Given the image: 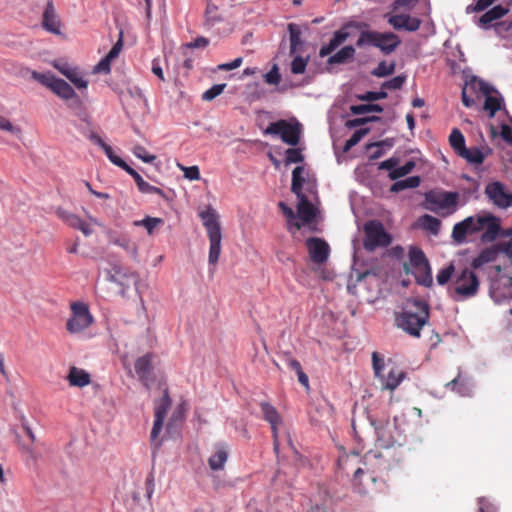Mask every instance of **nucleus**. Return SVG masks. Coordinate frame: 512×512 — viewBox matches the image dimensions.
I'll use <instances>...</instances> for the list:
<instances>
[{
	"label": "nucleus",
	"mask_w": 512,
	"mask_h": 512,
	"mask_svg": "<svg viewBox=\"0 0 512 512\" xmlns=\"http://www.w3.org/2000/svg\"><path fill=\"white\" fill-rule=\"evenodd\" d=\"M388 23L395 30L414 32L420 28L421 20L408 14H396L388 17Z\"/></svg>",
	"instance_id": "4468645a"
},
{
	"label": "nucleus",
	"mask_w": 512,
	"mask_h": 512,
	"mask_svg": "<svg viewBox=\"0 0 512 512\" xmlns=\"http://www.w3.org/2000/svg\"><path fill=\"white\" fill-rule=\"evenodd\" d=\"M54 67L67 79H69L78 89H85L88 82L83 78L81 71L77 67H72L68 63L56 62Z\"/></svg>",
	"instance_id": "dca6fc26"
},
{
	"label": "nucleus",
	"mask_w": 512,
	"mask_h": 512,
	"mask_svg": "<svg viewBox=\"0 0 512 512\" xmlns=\"http://www.w3.org/2000/svg\"><path fill=\"white\" fill-rule=\"evenodd\" d=\"M307 66V60L301 56H297L292 60L291 72L293 74H302L305 72Z\"/></svg>",
	"instance_id": "603ef678"
},
{
	"label": "nucleus",
	"mask_w": 512,
	"mask_h": 512,
	"mask_svg": "<svg viewBox=\"0 0 512 512\" xmlns=\"http://www.w3.org/2000/svg\"><path fill=\"white\" fill-rule=\"evenodd\" d=\"M501 231V220L489 212H482L474 216L466 217L454 225L452 238L458 244L466 242L467 236L482 232L483 243L494 242Z\"/></svg>",
	"instance_id": "f257e3e1"
},
{
	"label": "nucleus",
	"mask_w": 512,
	"mask_h": 512,
	"mask_svg": "<svg viewBox=\"0 0 512 512\" xmlns=\"http://www.w3.org/2000/svg\"><path fill=\"white\" fill-rule=\"evenodd\" d=\"M225 88H226L225 83L215 84L202 94V99L204 101H212L217 96H219L224 91Z\"/></svg>",
	"instance_id": "de8ad7c7"
},
{
	"label": "nucleus",
	"mask_w": 512,
	"mask_h": 512,
	"mask_svg": "<svg viewBox=\"0 0 512 512\" xmlns=\"http://www.w3.org/2000/svg\"><path fill=\"white\" fill-rule=\"evenodd\" d=\"M405 79H406L405 76H401V75L395 76L394 78L384 82L382 87L385 89H389V90L400 89L403 86Z\"/></svg>",
	"instance_id": "864d4df0"
},
{
	"label": "nucleus",
	"mask_w": 512,
	"mask_h": 512,
	"mask_svg": "<svg viewBox=\"0 0 512 512\" xmlns=\"http://www.w3.org/2000/svg\"><path fill=\"white\" fill-rule=\"evenodd\" d=\"M497 253L492 248H486L475 257L471 263V269H479L483 265L493 262L496 259Z\"/></svg>",
	"instance_id": "c85d7f7f"
},
{
	"label": "nucleus",
	"mask_w": 512,
	"mask_h": 512,
	"mask_svg": "<svg viewBox=\"0 0 512 512\" xmlns=\"http://www.w3.org/2000/svg\"><path fill=\"white\" fill-rule=\"evenodd\" d=\"M51 90L60 98L70 100L73 98L77 99V95L74 89L63 79L57 78L51 87Z\"/></svg>",
	"instance_id": "bb28decb"
},
{
	"label": "nucleus",
	"mask_w": 512,
	"mask_h": 512,
	"mask_svg": "<svg viewBox=\"0 0 512 512\" xmlns=\"http://www.w3.org/2000/svg\"><path fill=\"white\" fill-rule=\"evenodd\" d=\"M420 183L421 178L419 176H411L404 180L394 182L390 187V191L398 193L405 189L417 188L420 185Z\"/></svg>",
	"instance_id": "c756f323"
},
{
	"label": "nucleus",
	"mask_w": 512,
	"mask_h": 512,
	"mask_svg": "<svg viewBox=\"0 0 512 512\" xmlns=\"http://www.w3.org/2000/svg\"><path fill=\"white\" fill-rule=\"evenodd\" d=\"M181 170L184 172L185 178L189 180H199L200 179V171L198 166H180Z\"/></svg>",
	"instance_id": "680f3d73"
},
{
	"label": "nucleus",
	"mask_w": 512,
	"mask_h": 512,
	"mask_svg": "<svg viewBox=\"0 0 512 512\" xmlns=\"http://www.w3.org/2000/svg\"><path fill=\"white\" fill-rule=\"evenodd\" d=\"M350 111L354 115H361L370 112H383V107L379 104H360V105H352L350 107Z\"/></svg>",
	"instance_id": "a19ab883"
},
{
	"label": "nucleus",
	"mask_w": 512,
	"mask_h": 512,
	"mask_svg": "<svg viewBox=\"0 0 512 512\" xmlns=\"http://www.w3.org/2000/svg\"><path fill=\"white\" fill-rule=\"evenodd\" d=\"M348 29H344V25L340 30H337L334 32L333 37L331 40L337 45L340 46L342 43H344L350 36V33L347 31Z\"/></svg>",
	"instance_id": "052dcab7"
},
{
	"label": "nucleus",
	"mask_w": 512,
	"mask_h": 512,
	"mask_svg": "<svg viewBox=\"0 0 512 512\" xmlns=\"http://www.w3.org/2000/svg\"><path fill=\"white\" fill-rule=\"evenodd\" d=\"M406 377V373L401 369L392 367L388 374H381L377 379L380 381L382 389L393 391Z\"/></svg>",
	"instance_id": "412c9836"
},
{
	"label": "nucleus",
	"mask_w": 512,
	"mask_h": 512,
	"mask_svg": "<svg viewBox=\"0 0 512 512\" xmlns=\"http://www.w3.org/2000/svg\"><path fill=\"white\" fill-rule=\"evenodd\" d=\"M205 25L206 26H214L216 23L222 20L221 16L218 13V7L208 2L205 9Z\"/></svg>",
	"instance_id": "4c0bfd02"
},
{
	"label": "nucleus",
	"mask_w": 512,
	"mask_h": 512,
	"mask_svg": "<svg viewBox=\"0 0 512 512\" xmlns=\"http://www.w3.org/2000/svg\"><path fill=\"white\" fill-rule=\"evenodd\" d=\"M414 309H406L396 315V325L412 337H420L422 328L428 323L429 304L420 299L411 301Z\"/></svg>",
	"instance_id": "f03ea898"
},
{
	"label": "nucleus",
	"mask_w": 512,
	"mask_h": 512,
	"mask_svg": "<svg viewBox=\"0 0 512 512\" xmlns=\"http://www.w3.org/2000/svg\"><path fill=\"white\" fill-rule=\"evenodd\" d=\"M242 63H243V58L238 57V58L234 59L232 62L223 63V64L218 65V70H221V71L234 70L236 68H239L242 65Z\"/></svg>",
	"instance_id": "0e129e2a"
},
{
	"label": "nucleus",
	"mask_w": 512,
	"mask_h": 512,
	"mask_svg": "<svg viewBox=\"0 0 512 512\" xmlns=\"http://www.w3.org/2000/svg\"><path fill=\"white\" fill-rule=\"evenodd\" d=\"M459 194L449 191H428L425 193V208L442 216L456 211Z\"/></svg>",
	"instance_id": "423d86ee"
},
{
	"label": "nucleus",
	"mask_w": 512,
	"mask_h": 512,
	"mask_svg": "<svg viewBox=\"0 0 512 512\" xmlns=\"http://www.w3.org/2000/svg\"><path fill=\"white\" fill-rule=\"evenodd\" d=\"M43 28L55 35L61 34V22L56 14L54 4L52 1H48L42 16Z\"/></svg>",
	"instance_id": "f3484780"
},
{
	"label": "nucleus",
	"mask_w": 512,
	"mask_h": 512,
	"mask_svg": "<svg viewBox=\"0 0 512 512\" xmlns=\"http://www.w3.org/2000/svg\"><path fill=\"white\" fill-rule=\"evenodd\" d=\"M102 150L104 151V153L106 154V156L108 157V159L116 166L118 167H121L123 165H125V161L122 160L119 156H117L112 147L108 144H106Z\"/></svg>",
	"instance_id": "4d7b16f0"
},
{
	"label": "nucleus",
	"mask_w": 512,
	"mask_h": 512,
	"mask_svg": "<svg viewBox=\"0 0 512 512\" xmlns=\"http://www.w3.org/2000/svg\"><path fill=\"white\" fill-rule=\"evenodd\" d=\"M278 206L289 221L288 229L290 231H292L293 228L296 230H300L303 226V223H300L298 221L291 222L296 218L294 210L287 206L284 202H279Z\"/></svg>",
	"instance_id": "58836bf2"
},
{
	"label": "nucleus",
	"mask_w": 512,
	"mask_h": 512,
	"mask_svg": "<svg viewBox=\"0 0 512 512\" xmlns=\"http://www.w3.org/2000/svg\"><path fill=\"white\" fill-rule=\"evenodd\" d=\"M228 459V448L224 444H216L214 453L208 459V465L212 470H222Z\"/></svg>",
	"instance_id": "b1692460"
},
{
	"label": "nucleus",
	"mask_w": 512,
	"mask_h": 512,
	"mask_svg": "<svg viewBox=\"0 0 512 512\" xmlns=\"http://www.w3.org/2000/svg\"><path fill=\"white\" fill-rule=\"evenodd\" d=\"M388 94L386 91H377V92H374V91H369L367 93H365L364 95H360L359 96V99L362 100V101H376V100H381V99H385L387 98Z\"/></svg>",
	"instance_id": "13d9d810"
},
{
	"label": "nucleus",
	"mask_w": 512,
	"mask_h": 512,
	"mask_svg": "<svg viewBox=\"0 0 512 512\" xmlns=\"http://www.w3.org/2000/svg\"><path fill=\"white\" fill-rule=\"evenodd\" d=\"M306 247L312 262L322 264L327 261L330 247L325 240L318 237H310L306 240Z\"/></svg>",
	"instance_id": "ddd939ff"
},
{
	"label": "nucleus",
	"mask_w": 512,
	"mask_h": 512,
	"mask_svg": "<svg viewBox=\"0 0 512 512\" xmlns=\"http://www.w3.org/2000/svg\"><path fill=\"white\" fill-rule=\"evenodd\" d=\"M413 274L416 278V281L419 284L424 285L426 287L432 285L433 280L429 263L425 264V267L419 266L417 268H413Z\"/></svg>",
	"instance_id": "7c9ffc66"
},
{
	"label": "nucleus",
	"mask_w": 512,
	"mask_h": 512,
	"mask_svg": "<svg viewBox=\"0 0 512 512\" xmlns=\"http://www.w3.org/2000/svg\"><path fill=\"white\" fill-rule=\"evenodd\" d=\"M372 367L376 378L384 373L385 359L380 353L376 351L372 353Z\"/></svg>",
	"instance_id": "a18cd8bd"
},
{
	"label": "nucleus",
	"mask_w": 512,
	"mask_h": 512,
	"mask_svg": "<svg viewBox=\"0 0 512 512\" xmlns=\"http://www.w3.org/2000/svg\"><path fill=\"white\" fill-rule=\"evenodd\" d=\"M263 418L271 425L272 432L278 430V425L281 423V416L274 406L268 402L260 403Z\"/></svg>",
	"instance_id": "a878e982"
},
{
	"label": "nucleus",
	"mask_w": 512,
	"mask_h": 512,
	"mask_svg": "<svg viewBox=\"0 0 512 512\" xmlns=\"http://www.w3.org/2000/svg\"><path fill=\"white\" fill-rule=\"evenodd\" d=\"M304 157L301 153V150L298 148H289L286 150V164L291 163H300L303 162Z\"/></svg>",
	"instance_id": "3c124183"
},
{
	"label": "nucleus",
	"mask_w": 512,
	"mask_h": 512,
	"mask_svg": "<svg viewBox=\"0 0 512 512\" xmlns=\"http://www.w3.org/2000/svg\"><path fill=\"white\" fill-rule=\"evenodd\" d=\"M164 223L162 218L147 216L142 220H136L133 222L134 226H143L149 235L154 233V230Z\"/></svg>",
	"instance_id": "c9c22d12"
},
{
	"label": "nucleus",
	"mask_w": 512,
	"mask_h": 512,
	"mask_svg": "<svg viewBox=\"0 0 512 512\" xmlns=\"http://www.w3.org/2000/svg\"><path fill=\"white\" fill-rule=\"evenodd\" d=\"M409 259L412 268H417L419 266L425 267V264L429 263L423 251L418 248H412L410 250Z\"/></svg>",
	"instance_id": "79ce46f5"
},
{
	"label": "nucleus",
	"mask_w": 512,
	"mask_h": 512,
	"mask_svg": "<svg viewBox=\"0 0 512 512\" xmlns=\"http://www.w3.org/2000/svg\"><path fill=\"white\" fill-rule=\"evenodd\" d=\"M298 206L297 212L298 217L303 223H311L316 217V209L313 204L308 200L305 194L297 196Z\"/></svg>",
	"instance_id": "5701e85b"
},
{
	"label": "nucleus",
	"mask_w": 512,
	"mask_h": 512,
	"mask_svg": "<svg viewBox=\"0 0 512 512\" xmlns=\"http://www.w3.org/2000/svg\"><path fill=\"white\" fill-rule=\"evenodd\" d=\"M67 380L70 386L82 388L91 383V376L84 369L72 366L69 369Z\"/></svg>",
	"instance_id": "393cba45"
},
{
	"label": "nucleus",
	"mask_w": 512,
	"mask_h": 512,
	"mask_svg": "<svg viewBox=\"0 0 512 512\" xmlns=\"http://www.w3.org/2000/svg\"><path fill=\"white\" fill-rule=\"evenodd\" d=\"M199 217L201 218L203 226L206 229L210 242L208 261L210 265L215 266L221 253L222 233L219 222V215L215 209H213L211 206H208L205 210L199 212Z\"/></svg>",
	"instance_id": "7ed1b4c3"
},
{
	"label": "nucleus",
	"mask_w": 512,
	"mask_h": 512,
	"mask_svg": "<svg viewBox=\"0 0 512 512\" xmlns=\"http://www.w3.org/2000/svg\"><path fill=\"white\" fill-rule=\"evenodd\" d=\"M32 76L35 80L43 84L44 86L51 89L53 82L57 79L54 75L51 74H43L38 72H33Z\"/></svg>",
	"instance_id": "6e6d98bb"
},
{
	"label": "nucleus",
	"mask_w": 512,
	"mask_h": 512,
	"mask_svg": "<svg viewBox=\"0 0 512 512\" xmlns=\"http://www.w3.org/2000/svg\"><path fill=\"white\" fill-rule=\"evenodd\" d=\"M485 194L494 205L500 208H508L512 205V194L505 191L503 184L493 182L486 186Z\"/></svg>",
	"instance_id": "f8f14e48"
},
{
	"label": "nucleus",
	"mask_w": 512,
	"mask_h": 512,
	"mask_svg": "<svg viewBox=\"0 0 512 512\" xmlns=\"http://www.w3.org/2000/svg\"><path fill=\"white\" fill-rule=\"evenodd\" d=\"M449 143L458 156L466 148L465 138L458 128L452 130L449 136Z\"/></svg>",
	"instance_id": "473e14b6"
},
{
	"label": "nucleus",
	"mask_w": 512,
	"mask_h": 512,
	"mask_svg": "<svg viewBox=\"0 0 512 512\" xmlns=\"http://www.w3.org/2000/svg\"><path fill=\"white\" fill-rule=\"evenodd\" d=\"M421 227L432 233L433 235H437L441 228V221L431 215L425 214L419 219Z\"/></svg>",
	"instance_id": "2f4dec72"
},
{
	"label": "nucleus",
	"mask_w": 512,
	"mask_h": 512,
	"mask_svg": "<svg viewBox=\"0 0 512 512\" xmlns=\"http://www.w3.org/2000/svg\"><path fill=\"white\" fill-rule=\"evenodd\" d=\"M511 6H507L505 4L496 5L487 12H485L478 20V26L483 29H489L491 27V23L501 19L505 16Z\"/></svg>",
	"instance_id": "6ab92c4d"
},
{
	"label": "nucleus",
	"mask_w": 512,
	"mask_h": 512,
	"mask_svg": "<svg viewBox=\"0 0 512 512\" xmlns=\"http://www.w3.org/2000/svg\"><path fill=\"white\" fill-rule=\"evenodd\" d=\"M389 425L388 423L380 424L375 426V433L377 435V442L380 447L390 448L392 441L388 431Z\"/></svg>",
	"instance_id": "f704fd0d"
},
{
	"label": "nucleus",
	"mask_w": 512,
	"mask_h": 512,
	"mask_svg": "<svg viewBox=\"0 0 512 512\" xmlns=\"http://www.w3.org/2000/svg\"><path fill=\"white\" fill-rule=\"evenodd\" d=\"M369 26L370 25L367 22L351 20L344 24V29H356L360 32L358 38H361L365 32H374V30L369 29Z\"/></svg>",
	"instance_id": "09e8293b"
},
{
	"label": "nucleus",
	"mask_w": 512,
	"mask_h": 512,
	"mask_svg": "<svg viewBox=\"0 0 512 512\" xmlns=\"http://www.w3.org/2000/svg\"><path fill=\"white\" fill-rule=\"evenodd\" d=\"M264 133L269 135H279L284 143L296 146L300 140L301 127L298 122L291 124L286 120H278L270 123Z\"/></svg>",
	"instance_id": "9d476101"
},
{
	"label": "nucleus",
	"mask_w": 512,
	"mask_h": 512,
	"mask_svg": "<svg viewBox=\"0 0 512 512\" xmlns=\"http://www.w3.org/2000/svg\"><path fill=\"white\" fill-rule=\"evenodd\" d=\"M71 316L66 322V329L71 334L80 333L92 325L94 319L86 303L77 301L70 305Z\"/></svg>",
	"instance_id": "6e6552de"
},
{
	"label": "nucleus",
	"mask_w": 512,
	"mask_h": 512,
	"mask_svg": "<svg viewBox=\"0 0 512 512\" xmlns=\"http://www.w3.org/2000/svg\"><path fill=\"white\" fill-rule=\"evenodd\" d=\"M122 47H123V41H122V38L120 37L119 40L113 45L111 50L108 52L106 57L113 61L120 54Z\"/></svg>",
	"instance_id": "774afa93"
},
{
	"label": "nucleus",
	"mask_w": 512,
	"mask_h": 512,
	"mask_svg": "<svg viewBox=\"0 0 512 512\" xmlns=\"http://www.w3.org/2000/svg\"><path fill=\"white\" fill-rule=\"evenodd\" d=\"M479 286L476 273L471 268H464L455 274L450 293L454 300L461 301L476 296Z\"/></svg>",
	"instance_id": "39448f33"
},
{
	"label": "nucleus",
	"mask_w": 512,
	"mask_h": 512,
	"mask_svg": "<svg viewBox=\"0 0 512 512\" xmlns=\"http://www.w3.org/2000/svg\"><path fill=\"white\" fill-rule=\"evenodd\" d=\"M171 407V398L168 389L164 390L163 396L154 406V423L150 434L151 445L154 453L160 448L161 441H158V436L162 431L164 420Z\"/></svg>",
	"instance_id": "1a4fd4ad"
},
{
	"label": "nucleus",
	"mask_w": 512,
	"mask_h": 512,
	"mask_svg": "<svg viewBox=\"0 0 512 512\" xmlns=\"http://www.w3.org/2000/svg\"><path fill=\"white\" fill-rule=\"evenodd\" d=\"M369 132L368 128H362L359 130H356L352 136L345 142L344 144V152H348L352 147L357 145L361 139Z\"/></svg>",
	"instance_id": "c03bdc74"
},
{
	"label": "nucleus",
	"mask_w": 512,
	"mask_h": 512,
	"mask_svg": "<svg viewBox=\"0 0 512 512\" xmlns=\"http://www.w3.org/2000/svg\"><path fill=\"white\" fill-rule=\"evenodd\" d=\"M355 48L352 45H347L337 51L334 55L330 56L327 60V64H344L349 60H352L355 55Z\"/></svg>",
	"instance_id": "cd10ccee"
},
{
	"label": "nucleus",
	"mask_w": 512,
	"mask_h": 512,
	"mask_svg": "<svg viewBox=\"0 0 512 512\" xmlns=\"http://www.w3.org/2000/svg\"><path fill=\"white\" fill-rule=\"evenodd\" d=\"M401 42L400 37L394 32L374 30V32H365L361 38H358L356 46L358 48L371 46L379 49L384 55H390L401 45Z\"/></svg>",
	"instance_id": "20e7f679"
},
{
	"label": "nucleus",
	"mask_w": 512,
	"mask_h": 512,
	"mask_svg": "<svg viewBox=\"0 0 512 512\" xmlns=\"http://www.w3.org/2000/svg\"><path fill=\"white\" fill-rule=\"evenodd\" d=\"M394 71H395V63L394 62H391L388 64L386 61H381V62H379L377 67L372 70L371 74L375 77L381 78V77H386V76L392 75L394 73Z\"/></svg>",
	"instance_id": "ea45409f"
},
{
	"label": "nucleus",
	"mask_w": 512,
	"mask_h": 512,
	"mask_svg": "<svg viewBox=\"0 0 512 512\" xmlns=\"http://www.w3.org/2000/svg\"><path fill=\"white\" fill-rule=\"evenodd\" d=\"M454 271L455 267L452 263L449 266L440 270L436 276L438 284L444 285L448 283V281L452 278Z\"/></svg>",
	"instance_id": "8fccbe9b"
},
{
	"label": "nucleus",
	"mask_w": 512,
	"mask_h": 512,
	"mask_svg": "<svg viewBox=\"0 0 512 512\" xmlns=\"http://www.w3.org/2000/svg\"><path fill=\"white\" fill-rule=\"evenodd\" d=\"M379 120H380V117H378V116L356 118V119L348 120L346 122V126L349 128H353V127L360 126V125H363V124H366L369 122H374V121H379Z\"/></svg>",
	"instance_id": "bf43d9fd"
},
{
	"label": "nucleus",
	"mask_w": 512,
	"mask_h": 512,
	"mask_svg": "<svg viewBox=\"0 0 512 512\" xmlns=\"http://www.w3.org/2000/svg\"><path fill=\"white\" fill-rule=\"evenodd\" d=\"M399 164V158L397 157H391L385 161H382L380 164H379V169L380 170H388V171H392L396 168V166Z\"/></svg>",
	"instance_id": "338daca9"
},
{
	"label": "nucleus",
	"mask_w": 512,
	"mask_h": 512,
	"mask_svg": "<svg viewBox=\"0 0 512 512\" xmlns=\"http://www.w3.org/2000/svg\"><path fill=\"white\" fill-rule=\"evenodd\" d=\"M415 168V162L410 160L407 161L403 166L396 167L394 170L389 172V178L391 180H397L401 177H404L412 172V170Z\"/></svg>",
	"instance_id": "37998d69"
},
{
	"label": "nucleus",
	"mask_w": 512,
	"mask_h": 512,
	"mask_svg": "<svg viewBox=\"0 0 512 512\" xmlns=\"http://www.w3.org/2000/svg\"><path fill=\"white\" fill-rule=\"evenodd\" d=\"M111 280L122 287L121 293L124 295L130 286H134L137 289L140 277L136 272L116 270Z\"/></svg>",
	"instance_id": "aec40b11"
},
{
	"label": "nucleus",
	"mask_w": 512,
	"mask_h": 512,
	"mask_svg": "<svg viewBox=\"0 0 512 512\" xmlns=\"http://www.w3.org/2000/svg\"><path fill=\"white\" fill-rule=\"evenodd\" d=\"M304 172V168L301 166H297L294 168L292 172V183H291V191L296 195L300 196L301 194H304L302 192L303 184H304V178L302 176Z\"/></svg>",
	"instance_id": "72a5a7b5"
},
{
	"label": "nucleus",
	"mask_w": 512,
	"mask_h": 512,
	"mask_svg": "<svg viewBox=\"0 0 512 512\" xmlns=\"http://www.w3.org/2000/svg\"><path fill=\"white\" fill-rule=\"evenodd\" d=\"M113 243L117 246L122 247L127 252L131 253L132 255H135L137 252L136 245L132 243L128 238L122 237L117 238L113 241Z\"/></svg>",
	"instance_id": "5fc2aeb1"
},
{
	"label": "nucleus",
	"mask_w": 512,
	"mask_h": 512,
	"mask_svg": "<svg viewBox=\"0 0 512 512\" xmlns=\"http://www.w3.org/2000/svg\"><path fill=\"white\" fill-rule=\"evenodd\" d=\"M364 231V248L372 252L378 247H387L391 243V236L386 232L383 224L378 220H370L365 223Z\"/></svg>",
	"instance_id": "0eeeda50"
},
{
	"label": "nucleus",
	"mask_w": 512,
	"mask_h": 512,
	"mask_svg": "<svg viewBox=\"0 0 512 512\" xmlns=\"http://www.w3.org/2000/svg\"><path fill=\"white\" fill-rule=\"evenodd\" d=\"M469 87L475 91L481 92L486 96L484 108L489 111L490 116L493 117L498 110L501 108V99L491 94L494 92V88L483 80L473 78Z\"/></svg>",
	"instance_id": "9b49d317"
},
{
	"label": "nucleus",
	"mask_w": 512,
	"mask_h": 512,
	"mask_svg": "<svg viewBox=\"0 0 512 512\" xmlns=\"http://www.w3.org/2000/svg\"><path fill=\"white\" fill-rule=\"evenodd\" d=\"M288 31L290 35V54H294L298 47L301 45V31L299 27L294 24H288Z\"/></svg>",
	"instance_id": "e433bc0d"
},
{
	"label": "nucleus",
	"mask_w": 512,
	"mask_h": 512,
	"mask_svg": "<svg viewBox=\"0 0 512 512\" xmlns=\"http://www.w3.org/2000/svg\"><path fill=\"white\" fill-rule=\"evenodd\" d=\"M491 154L492 149L488 145H481L470 148L466 147L459 156L469 164L480 165Z\"/></svg>",
	"instance_id": "2eb2a0df"
},
{
	"label": "nucleus",
	"mask_w": 512,
	"mask_h": 512,
	"mask_svg": "<svg viewBox=\"0 0 512 512\" xmlns=\"http://www.w3.org/2000/svg\"><path fill=\"white\" fill-rule=\"evenodd\" d=\"M56 215L68 226L80 230L85 236L92 234L93 230L78 215L68 212L63 208H58Z\"/></svg>",
	"instance_id": "a211bd4d"
},
{
	"label": "nucleus",
	"mask_w": 512,
	"mask_h": 512,
	"mask_svg": "<svg viewBox=\"0 0 512 512\" xmlns=\"http://www.w3.org/2000/svg\"><path fill=\"white\" fill-rule=\"evenodd\" d=\"M153 369L152 355L146 354L138 358L135 362V371L139 380L148 388L150 375Z\"/></svg>",
	"instance_id": "4be33fe9"
},
{
	"label": "nucleus",
	"mask_w": 512,
	"mask_h": 512,
	"mask_svg": "<svg viewBox=\"0 0 512 512\" xmlns=\"http://www.w3.org/2000/svg\"><path fill=\"white\" fill-rule=\"evenodd\" d=\"M265 81L268 84L277 85L280 82V74L276 66H274L266 75Z\"/></svg>",
	"instance_id": "69168bd1"
},
{
	"label": "nucleus",
	"mask_w": 512,
	"mask_h": 512,
	"mask_svg": "<svg viewBox=\"0 0 512 512\" xmlns=\"http://www.w3.org/2000/svg\"><path fill=\"white\" fill-rule=\"evenodd\" d=\"M132 153L145 163H152L156 160V155L149 154L146 148L139 144L133 147Z\"/></svg>",
	"instance_id": "49530a36"
},
{
	"label": "nucleus",
	"mask_w": 512,
	"mask_h": 512,
	"mask_svg": "<svg viewBox=\"0 0 512 512\" xmlns=\"http://www.w3.org/2000/svg\"><path fill=\"white\" fill-rule=\"evenodd\" d=\"M111 62L109 58L106 56L99 61V63L94 67L95 73H104L108 74L111 71Z\"/></svg>",
	"instance_id": "e2e57ef3"
}]
</instances>
